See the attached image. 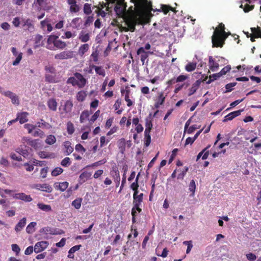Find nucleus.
Returning <instances> with one entry per match:
<instances>
[{
	"label": "nucleus",
	"mask_w": 261,
	"mask_h": 261,
	"mask_svg": "<svg viewBox=\"0 0 261 261\" xmlns=\"http://www.w3.org/2000/svg\"><path fill=\"white\" fill-rule=\"evenodd\" d=\"M48 168L44 167L41 169L40 170V176L42 178H44L46 177L48 172Z\"/></svg>",
	"instance_id": "63"
},
{
	"label": "nucleus",
	"mask_w": 261,
	"mask_h": 261,
	"mask_svg": "<svg viewBox=\"0 0 261 261\" xmlns=\"http://www.w3.org/2000/svg\"><path fill=\"white\" fill-rule=\"evenodd\" d=\"M245 2L246 3L245 4L243 8L245 12H248L254 8V6L250 5L249 4L251 3L250 0H245Z\"/></svg>",
	"instance_id": "44"
},
{
	"label": "nucleus",
	"mask_w": 261,
	"mask_h": 261,
	"mask_svg": "<svg viewBox=\"0 0 261 261\" xmlns=\"http://www.w3.org/2000/svg\"><path fill=\"white\" fill-rule=\"evenodd\" d=\"M98 51L96 50L92 52L91 57L92 58L93 62L97 63L98 61Z\"/></svg>",
	"instance_id": "60"
},
{
	"label": "nucleus",
	"mask_w": 261,
	"mask_h": 261,
	"mask_svg": "<svg viewBox=\"0 0 261 261\" xmlns=\"http://www.w3.org/2000/svg\"><path fill=\"white\" fill-rule=\"evenodd\" d=\"M87 96V94L86 91L81 90L77 93L76 97L79 101L82 102L85 100Z\"/></svg>",
	"instance_id": "32"
},
{
	"label": "nucleus",
	"mask_w": 261,
	"mask_h": 261,
	"mask_svg": "<svg viewBox=\"0 0 261 261\" xmlns=\"http://www.w3.org/2000/svg\"><path fill=\"white\" fill-rule=\"evenodd\" d=\"M165 96L164 95L163 92H160L158 97L157 100L155 103L154 107L155 108H159L160 106L164 104L165 100Z\"/></svg>",
	"instance_id": "24"
},
{
	"label": "nucleus",
	"mask_w": 261,
	"mask_h": 261,
	"mask_svg": "<svg viewBox=\"0 0 261 261\" xmlns=\"http://www.w3.org/2000/svg\"><path fill=\"white\" fill-rule=\"evenodd\" d=\"M211 147V145H208L206 147L204 148L201 152H200L197 156L196 161H198L201 156L202 160H205L207 158L209 154V151L207 149Z\"/></svg>",
	"instance_id": "19"
},
{
	"label": "nucleus",
	"mask_w": 261,
	"mask_h": 261,
	"mask_svg": "<svg viewBox=\"0 0 261 261\" xmlns=\"http://www.w3.org/2000/svg\"><path fill=\"white\" fill-rule=\"evenodd\" d=\"M74 75L78 81V87L80 88H83L87 83L86 79L84 77L82 74L78 72H75Z\"/></svg>",
	"instance_id": "13"
},
{
	"label": "nucleus",
	"mask_w": 261,
	"mask_h": 261,
	"mask_svg": "<svg viewBox=\"0 0 261 261\" xmlns=\"http://www.w3.org/2000/svg\"><path fill=\"white\" fill-rule=\"evenodd\" d=\"M48 245V242L46 241L38 242L34 246V251L36 253H40L45 250Z\"/></svg>",
	"instance_id": "5"
},
{
	"label": "nucleus",
	"mask_w": 261,
	"mask_h": 261,
	"mask_svg": "<svg viewBox=\"0 0 261 261\" xmlns=\"http://www.w3.org/2000/svg\"><path fill=\"white\" fill-rule=\"evenodd\" d=\"M106 162H107V160L105 159L101 160L100 161H99L98 162H96L91 165H87L86 166V168L94 167L100 166V165L105 164Z\"/></svg>",
	"instance_id": "50"
},
{
	"label": "nucleus",
	"mask_w": 261,
	"mask_h": 261,
	"mask_svg": "<svg viewBox=\"0 0 261 261\" xmlns=\"http://www.w3.org/2000/svg\"><path fill=\"white\" fill-rule=\"evenodd\" d=\"M118 147L120 152L124 153L125 150L126 141L124 138H121L118 141Z\"/></svg>",
	"instance_id": "33"
},
{
	"label": "nucleus",
	"mask_w": 261,
	"mask_h": 261,
	"mask_svg": "<svg viewBox=\"0 0 261 261\" xmlns=\"http://www.w3.org/2000/svg\"><path fill=\"white\" fill-rule=\"evenodd\" d=\"M251 30L252 34L254 35L256 38H261V29L260 27L251 28Z\"/></svg>",
	"instance_id": "39"
},
{
	"label": "nucleus",
	"mask_w": 261,
	"mask_h": 261,
	"mask_svg": "<svg viewBox=\"0 0 261 261\" xmlns=\"http://www.w3.org/2000/svg\"><path fill=\"white\" fill-rule=\"evenodd\" d=\"M90 68L95 69V72L97 74L104 77L106 75L105 70L102 66H97L94 65H90Z\"/></svg>",
	"instance_id": "20"
},
{
	"label": "nucleus",
	"mask_w": 261,
	"mask_h": 261,
	"mask_svg": "<svg viewBox=\"0 0 261 261\" xmlns=\"http://www.w3.org/2000/svg\"><path fill=\"white\" fill-rule=\"evenodd\" d=\"M69 184L67 181H64L62 182H56L55 184V187L57 189H59L60 191L63 192L68 188Z\"/></svg>",
	"instance_id": "26"
},
{
	"label": "nucleus",
	"mask_w": 261,
	"mask_h": 261,
	"mask_svg": "<svg viewBox=\"0 0 261 261\" xmlns=\"http://www.w3.org/2000/svg\"><path fill=\"white\" fill-rule=\"evenodd\" d=\"M201 83V81L200 80H198L192 84V87L189 89V96H191L196 92L199 88Z\"/></svg>",
	"instance_id": "18"
},
{
	"label": "nucleus",
	"mask_w": 261,
	"mask_h": 261,
	"mask_svg": "<svg viewBox=\"0 0 261 261\" xmlns=\"http://www.w3.org/2000/svg\"><path fill=\"white\" fill-rule=\"evenodd\" d=\"M44 133L40 129L38 128L33 134L34 137H39L42 138L44 136Z\"/></svg>",
	"instance_id": "54"
},
{
	"label": "nucleus",
	"mask_w": 261,
	"mask_h": 261,
	"mask_svg": "<svg viewBox=\"0 0 261 261\" xmlns=\"http://www.w3.org/2000/svg\"><path fill=\"white\" fill-rule=\"evenodd\" d=\"M144 145L146 147H148L151 142V136L150 133H144Z\"/></svg>",
	"instance_id": "49"
},
{
	"label": "nucleus",
	"mask_w": 261,
	"mask_h": 261,
	"mask_svg": "<svg viewBox=\"0 0 261 261\" xmlns=\"http://www.w3.org/2000/svg\"><path fill=\"white\" fill-rule=\"evenodd\" d=\"M244 111V109L239 110L238 111H235L229 113L228 115L224 117V118L223 120L224 122H227L228 121H230L236 118V117L241 115V112Z\"/></svg>",
	"instance_id": "11"
},
{
	"label": "nucleus",
	"mask_w": 261,
	"mask_h": 261,
	"mask_svg": "<svg viewBox=\"0 0 261 261\" xmlns=\"http://www.w3.org/2000/svg\"><path fill=\"white\" fill-rule=\"evenodd\" d=\"M81 247H82L81 245H75V246H73L69 249V250L68 251V253H69V254L74 253L76 251L80 250V249L81 248Z\"/></svg>",
	"instance_id": "62"
},
{
	"label": "nucleus",
	"mask_w": 261,
	"mask_h": 261,
	"mask_svg": "<svg viewBox=\"0 0 261 261\" xmlns=\"http://www.w3.org/2000/svg\"><path fill=\"white\" fill-rule=\"evenodd\" d=\"M231 69L230 65H227L224 67L220 72V74L221 76L223 75L226 74L228 72H229Z\"/></svg>",
	"instance_id": "59"
},
{
	"label": "nucleus",
	"mask_w": 261,
	"mask_h": 261,
	"mask_svg": "<svg viewBox=\"0 0 261 261\" xmlns=\"http://www.w3.org/2000/svg\"><path fill=\"white\" fill-rule=\"evenodd\" d=\"M79 39L82 42H87L90 40V35L88 33L84 34L81 32L79 35Z\"/></svg>",
	"instance_id": "38"
},
{
	"label": "nucleus",
	"mask_w": 261,
	"mask_h": 261,
	"mask_svg": "<svg viewBox=\"0 0 261 261\" xmlns=\"http://www.w3.org/2000/svg\"><path fill=\"white\" fill-rule=\"evenodd\" d=\"M73 105L72 100H67L65 102V104L63 106L64 112L66 114L71 112L73 108Z\"/></svg>",
	"instance_id": "25"
},
{
	"label": "nucleus",
	"mask_w": 261,
	"mask_h": 261,
	"mask_svg": "<svg viewBox=\"0 0 261 261\" xmlns=\"http://www.w3.org/2000/svg\"><path fill=\"white\" fill-rule=\"evenodd\" d=\"M115 175H113L114 181L116 183V186L118 187L120 181V176L119 171L118 170L114 171Z\"/></svg>",
	"instance_id": "48"
},
{
	"label": "nucleus",
	"mask_w": 261,
	"mask_h": 261,
	"mask_svg": "<svg viewBox=\"0 0 261 261\" xmlns=\"http://www.w3.org/2000/svg\"><path fill=\"white\" fill-rule=\"evenodd\" d=\"M22 140L27 143V144L35 149H38L41 147L40 140L39 139H32L28 137H24Z\"/></svg>",
	"instance_id": "8"
},
{
	"label": "nucleus",
	"mask_w": 261,
	"mask_h": 261,
	"mask_svg": "<svg viewBox=\"0 0 261 261\" xmlns=\"http://www.w3.org/2000/svg\"><path fill=\"white\" fill-rule=\"evenodd\" d=\"M139 175H140V173H138V174L137 175V176L136 178L135 182H133L131 184L130 188L132 190H136V189H138V187H139L138 179H139Z\"/></svg>",
	"instance_id": "57"
},
{
	"label": "nucleus",
	"mask_w": 261,
	"mask_h": 261,
	"mask_svg": "<svg viewBox=\"0 0 261 261\" xmlns=\"http://www.w3.org/2000/svg\"><path fill=\"white\" fill-rule=\"evenodd\" d=\"M64 146L65 148V153L66 155H69L73 151V147L71 146V143L70 141H65L64 143Z\"/></svg>",
	"instance_id": "27"
},
{
	"label": "nucleus",
	"mask_w": 261,
	"mask_h": 261,
	"mask_svg": "<svg viewBox=\"0 0 261 261\" xmlns=\"http://www.w3.org/2000/svg\"><path fill=\"white\" fill-rule=\"evenodd\" d=\"M67 83L68 84H71L72 86H78V81L76 80V77H70L68 78L67 80Z\"/></svg>",
	"instance_id": "55"
},
{
	"label": "nucleus",
	"mask_w": 261,
	"mask_h": 261,
	"mask_svg": "<svg viewBox=\"0 0 261 261\" xmlns=\"http://www.w3.org/2000/svg\"><path fill=\"white\" fill-rule=\"evenodd\" d=\"M73 51L71 50L63 51L56 54L55 58L57 60H64L71 59L73 57Z\"/></svg>",
	"instance_id": "6"
},
{
	"label": "nucleus",
	"mask_w": 261,
	"mask_h": 261,
	"mask_svg": "<svg viewBox=\"0 0 261 261\" xmlns=\"http://www.w3.org/2000/svg\"><path fill=\"white\" fill-rule=\"evenodd\" d=\"M67 3L70 6L69 11L71 13H76L80 10V7L77 4L76 0H67Z\"/></svg>",
	"instance_id": "10"
},
{
	"label": "nucleus",
	"mask_w": 261,
	"mask_h": 261,
	"mask_svg": "<svg viewBox=\"0 0 261 261\" xmlns=\"http://www.w3.org/2000/svg\"><path fill=\"white\" fill-rule=\"evenodd\" d=\"M137 14L141 17L146 14L151 12V11L154 12H163L165 14H167L169 11H172L176 13L175 8H173L169 5L161 4L160 8L153 9L152 3L148 0H135Z\"/></svg>",
	"instance_id": "1"
},
{
	"label": "nucleus",
	"mask_w": 261,
	"mask_h": 261,
	"mask_svg": "<svg viewBox=\"0 0 261 261\" xmlns=\"http://www.w3.org/2000/svg\"><path fill=\"white\" fill-rule=\"evenodd\" d=\"M37 206L39 208L45 212H50L51 211V206L48 204H45L42 203H39L37 204Z\"/></svg>",
	"instance_id": "37"
},
{
	"label": "nucleus",
	"mask_w": 261,
	"mask_h": 261,
	"mask_svg": "<svg viewBox=\"0 0 261 261\" xmlns=\"http://www.w3.org/2000/svg\"><path fill=\"white\" fill-rule=\"evenodd\" d=\"M214 32H218L220 34H225V26L223 23H219L218 28H217Z\"/></svg>",
	"instance_id": "56"
},
{
	"label": "nucleus",
	"mask_w": 261,
	"mask_h": 261,
	"mask_svg": "<svg viewBox=\"0 0 261 261\" xmlns=\"http://www.w3.org/2000/svg\"><path fill=\"white\" fill-rule=\"evenodd\" d=\"M183 244L184 245H187V250H186V253L187 254L189 253L193 247V245H192V241H184L183 242Z\"/></svg>",
	"instance_id": "52"
},
{
	"label": "nucleus",
	"mask_w": 261,
	"mask_h": 261,
	"mask_svg": "<svg viewBox=\"0 0 261 261\" xmlns=\"http://www.w3.org/2000/svg\"><path fill=\"white\" fill-rule=\"evenodd\" d=\"M127 25V28L125 29V32L130 31L133 32L136 29V22L131 19H128L125 21Z\"/></svg>",
	"instance_id": "21"
},
{
	"label": "nucleus",
	"mask_w": 261,
	"mask_h": 261,
	"mask_svg": "<svg viewBox=\"0 0 261 261\" xmlns=\"http://www.w3.org/2000/svg\"><path fill=\"white\" fill-rule=\"evenodd\" d=\"M54 45L59 49H64L67 46L66 43L60 40L54 41Z\"/></svg>",
	"instance_id": "34"
},
{
	"label": "nucleus",
	"mask_w": 261,
	"mask_h": 261,
	"mask_svg": "<svg viewBox=\"0 0 261 261\" xmlns=\"http://www.w3.org/2000/svg\"><path fill=\"white\" fill-rule=\"evenodd\" d=\"M196 63L189 62L185 66V69L188 72L194 71L196 67Z\"/></svg>",
	"instance_id": "40"
},
{
	"label": "nucleus",
	"mask_w": 261,
	"mask_h": 261,
	"mask_svg": "<svg viewBox=\"0 0 261 261\" xmlns=\"http://www.w3.org/2000/svg\"><path fill=\"white\" fill-rule=\"evenodd\" d=\"M75 129L73 124L71 122L69 121L67 123V131L69 135H72L74 132Z\"/></svg>",
	"instance_id": "46"
},
{
	"label": "nucleus",
	"mask_w": 261,
	"mask_h": 261,
	"mask_svg": "<svg viewBox=\"0 0 261 261\" xmlns=\"http://www.w3.org/2000/svg\"><path fill=\"white\" fill-rule=\"evenodd\" d=\"M126 93L125 95V100L127 102V106L128 107H131L133 105V102L129 98L130 90L129 89L128 86H126Z\"/></svg>",
	"instance_id": "35"
},
{
	"label": "nucleus",
	"mask_w": 261,
	"mask_h": 261,
	"mask_svg": "<svg viewBox=\"0 0 261 261\" xmlns=\"http://www.w3.org/2000/svg\"><path fill=\"white\" fill-rule=\"evenodd\" d=\"M56 142V138L55 136L49 135L47 136L45 140V143L48 145H53Z\"/></svg>",
	"instance_id": "43"
},
{
	"label": "nucleus",
	"mask_w": 261,
	"mask_h": 261,
	"mask_svg": "<svg viewBox=\"0 0 261 261\" xmlns=\"http://www.w3.org/2000/svg\"><path fill=\"white\" fill-rule=\"evenodd\" d=\"M71 164V162L70 159L68 157L65 158L63 160H62L61 162V165L65 167H69Z\"/></svg>",
	"instance_id": "51"
},
{
	"label": "nucleus",
	"mask_w": 261,
	"mask_h": 261,
	"mask_svg": "<svg viewBox=\"0 0 261 261\" xmlns=\"http://www.w3.org/2000/svg\"><path fill=\"white\" fill-rule=\"evenodd\" d=\"M213 47H222L225 42L221 37V34L218 32H214L212 37Z\"/></svg>",
	"instance_id": "2"
},
{
	"label": "nucleus",
	"mask_w": 261,
	"mask_h": 261,
	"mask_svg": "<svg viewBox=\"0 0 261 261\" xmlns=\"http://www.w3.org/2000/svg\"><path fill=\"white\" fill-rule=\"evenodd\" d=\"M196 189V184L194 180L192 179L191 180L189 186V190L191 192L190 196L191 197H193L195 195Z\"/></svg>",
	"instance_id": "36"
},
{
	"label": "nucleus",
	"mask_w": 261,
	"mask_h": 261,
	"mask_svg": "<svg viewBox=\"0 0 261 261\" xmlns=\"http://www.w3.org/2000/svg\"><path fill=\"white\" fill-rule=\"evenodd\" d=\"M34 5L40 10L48 11L50 9L47 0H34Z\"/></svg>",
	"instance_id": "4"
},
{
	"label": "nucleus",
	"mask_w": 261,
	"mask_h": 261,
	"mask_svg": "<svg viewBox=\"0 0 261 261\" xmlns=\"http://www.w3.org/2000/svg\"><path fill=\"white\" fill-rule=\"evenodd\" d=\"M33 188L35 189L41 190L42 191L46 192L47 193H50L53 191V188L51 187L47 184H35L33 186Z\"/></svg>",
	"instance_id": "9"
},
{
	"label": "nucleus",
	"mask_w": 261,
	"mask_h": 261,
	"mask_svg": "<svg viewBox=\"0 0 261 261\" xmlns=\"http://www.w3.org/2000/svg\"><path fill=\"white\" fill-rule=\"evenodd\" d=\"M46 233L53 234V235H57L61 234L63 232L62 230L57 229V228H54L51 227H46L44 229Z\"/></svg>",
	"instance_id": "23"
},
{
	"label": "nucleus",
	"mask_w": 261,
	"mask_h": 261,
	"mask_svg": "<svg viewBox=\"0 0 261 261\" xmlns=\"http://www.w3.org/2000/svg\"><path fill=\"white\" fill-rule=\"evenodd\" d=\"M126 4L117 2L114 8V10L116 14L120 17H123L126 13Z\"/></svg>",
	"instance_id": "3"
},
{
	"label": "nucleus",
	"mask_w": 261,
	"mask_h": 261,
	"mask_svg": "<svg viewBox=\"0 0 261 261\" xmlns=\"http://www.w3.org/2000/svg\"><path fill=\"white\" fill-rule=\"evenodd\" d=\"M237 85V83H230L227 84L225 86V88L226 90V92H230L232 90V88L234 87Z\"/></svg>",
	"instance_id": "64"
},
{
	"label": "nucleus",
	"mask_w": 261,
	"mask_h": 261,
	"mask_svg": "<svg viewBox=\"0 0 261 261\" xmlns=\"http://www.w3.org/2000/svg\"><path fill=\"white\" fill-rule=\"evenodd\" d=\"M90 115L89 112L88 110L84 111L81 114L80 121L81 123H83L87 119Z\"/></svg>",
	"instance_id": "41"
},
{
	"label": "nucleus",
	"mask_w": 261,
	"mask_h": 261,
	"mask_svg": "<svg viewBox=\"0 0 261 261\" xmlns=\"http://www.w3.org/2000/svg\"><path fill=\"white\" fill-rule=\"evenodd\" d=\"M91 5L88 3H86L84 5L83 11L86 15H89L92 13Z\"/></svg>",
	"instance_id": "45"
},
{
	"label": "nucleus",
	"mask_w": 261,
	"mask_h": 261,
	"mask_svg": "<svg viewBox=\"0 0 261 261\" xmlns=\"http://www.w3.org/2000/svg\"><path fill=\"white\" fill-rule=\"evenodd\" d=\"M91 176V173L90 172L84 171L82 172L79 178L81 182H84L87 181L88 179L90 178Z\"/></svg>",
	"instance_id": "29"
},
{
	"label": "nucleus",
	"mask_w": 261,
	"mask_h": 261,
	"mask_svg": "<svg viewBox=\"0 0 261 261\" xmlns=\"http://www.w3.org/2000/svg\"><path fill=\"white\" fill-rule=\"evenodd\" d=\"M208 66L210 69L215 72L218 70L219 65L217 62H216L212 56H209L208 57Z\"/></svg>",
	"instance_id": "12"
},
{
	"label": "nucleus",
	"mask_w": 261,
	"mask_h": 261,
	"mask_svg": "<svg viewBox=\"0 0 261 261\" xmlns=\"http://www.w3.org/2000/svg\"><path fill=\"white\" fill-rule=\"evenodd\" d=\"M27 219L25 218L21 219L16 224L15 230L16 232L20 231L25 225Z\"/></svg>",
	"instance_id": "30"
},
{
	"label": "nucleus",
	"mask_w": 261,
	"mask_h": 261,
	"mask_svg": "<svg viewBox=\"0 0 261 261\" xmlns=\"http://www.w3.org/2000/svg\"><path fill=\"white\" fill-rule=\"evenodd\" d=\"M36 223L35 222H32L30 223L26 228V231L28 233H32L34 231V227L36 226Z\"/></svg>",
	"instance_id": "53"
},
{
	"label": "nucleus",
	"mask_w": 261,
	"mask_h": 261,
	"mask_svg": "<svg viewBox=\"0 0 261 261\" xmlns=\"http://www.w3.org/2000/svg\"><path fill=\"white\" fill-rule=\"evenodd\" d=\"M11 196L15 199L21 200L25 202H29L32 201L33 199L30 195H27L24 193H15Z\"/></svg>",
	"instance_id": "7"
},
{
	"label": "nucleus",
	"mask_w": 261,
	"mask_h": 261,
	"mask_svg": "<svg viewBox=\"0 0 261 261\" xmlns=\"http://www.w3.org/2000/svg\"><path fill=\"white\" fill-rule=\"evenodd\" d=\"M151 114H149V116L145 119V129L144 133H150L152 128L153 124L152 122V118L151 117Z\"/></svg>",
	"instance_id": "17"
},
{
	"label": "nucleus",
	"mask_w": 261,
	"mask_h": 261,
	"mask_svg": "<svg viewBox=\"0 0 261 261\" xmlns=\"http://www.w3.org/2000/svg\"><path fill=\"white\" fill-rule=\"evenodd\" d=\"M82 201V198H79L74 200L72 203L71 205L74 207L75 208L79 210L81 206V203Z\"/></svg>",
	"instance_id": "42"
},
{
	"label": "nucleus",
	"mask_w": 261,
	"mask_h": 261,
	"mask_svg": "<svg viewBox=\"0 0 261 261\" xmlns=\"http://www.w3.org/2000/svg\"><path fill=\"white\" fill-rule=\"evenodd\" d=\"M149 53V52L145 51L143 47H141L138 49L137 54L138 55H140V59L143 65L144 64L145 60L147 58Z\"/></svg>",
	"instance_id": "15"
},
{
	"label": "nucleus",
	"mask_w": 261,
	"mask_h": 261,
	"mask_svg": "<svg viewBox=\"0 0 261 261\" xmlns=\"http://www.w3.org/2000/svg\"><path fill=\"white\" fill-rule=\"evenodd\" d=\"M89 45L87 43L81 45L78 50V54L81 57L83 55L89 50Z\"/></svg>",
	"instance_id": "28"
},
{
	"label": "nucleus",
	"mask_w": 261,
	"mask_h": 261,
	"mask_svg": "<svg viewBox=\"0 0 261 261\" xmlns=\"http://www.w3.org/2000/svg\"><path fill=\"white\" fill-rule=\"evenodd\" d=\"M36 126L47 129L52 128V126L49 123L45 122L43 119H41L40 121L38 122Z\"/></svg>",
	"instance_id": "31"
},
{
	"label": "nucleus",
	"mask_w": 261,
	"mask_h": 261,
	"mask_svg": "<svg viewBox=\"0 0 261 261\" xmlns=\"http://www.w3.org/2000/svg\"><path fill=\"white\" fill-rule=\"evenodd\" d=\"M63 169L61 167H56L51 171L53 176H57L62 173Z\"/></svg>",
	"instance_id": "47"
},
{
	"label": "nucleus",
	"mask_w": 261,
	"mask_h": 261,
	"mask_svg": "<svg viewBox=\"0 0 261 261\" xmlns=\"http://www.w3.org/2000/svg\"><path fill=\"white\" fill-rule=\"evenodd\" d=\"M49 109L53 111H56L57 108V102L55 98H50L47 102Z\"/></svg>",
	"instance_id": "22"
},
{
	"label": "nucleus",
	"mask_w": 261,
	"mask_h": 261,
	"mask_svg": "<svg viewBox=\"0 0 261 261\" xmlns=\"http://www.w3.org/2000/svg\"><path fill=\"white\" fill-rule=\"evenodd\" d=\"M100 110H97L96 111L94 114L91 116L90 121L92 123L94 122L99 117L100 114Z\"/></svg>",
	"instance_id": "61"
},
{
	"label": "nucleus",
	"mask_w": 261,
	"mask_h": 261,
	"mask_svg": "<svg viewBox=\"0 0 261 261\" xmlns=\"http://www.w3.org/2000/svg\"><path fill=\"white\" fill-rule=\"evenodd\" d=\"M143 193H141L138 196H133V205L136 207V209H138V207L141 205L143 199Z\"/></svg>",
	"instance_id": "14"
},
{
	"label": "nucleus",
	"mask_w": 261,
	"mask_h": 261,
	"mask_svg": "<svg viewBox=\"0 0 261 261\" xmlns=\"http://www.w3.org/2000/svg\"><path fill=\"white\" fill-rule=\"evenodd\" d=\"M29 113L28 112H21L18 113L17 114V121H19L20 124H23L27 122L28 121V116Z\"/></svg>",
	"instance_id": "16"
},
{
	"label": "nucleus",
	"mask_w": 261,
	"mask_h": 261,
	"mask_svg": "<svg viewBox=\"0 0 261 261\" xmlns=\"http://www.w3.org/2000/svg\"><path fill=\"white\" fill-rule=\"evenodd\" d=\"M25 128L27 129L28 130V133L31 134L32 133L33 130L35 129L36 127V125H34L31 124H25L24 125Z\"/></svg>",
	"instance_id": "58"
}]
</instances>
